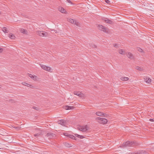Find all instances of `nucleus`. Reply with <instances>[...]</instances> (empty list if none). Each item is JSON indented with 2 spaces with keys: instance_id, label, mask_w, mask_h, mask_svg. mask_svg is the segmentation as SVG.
Listing matches in <instances>:
<instances>
[{
  "instance_id": "nucleus-1",
  "label": "nucleus",
  "mask_w": 154,
  "mask_h": 154,
  "mask_svg": "<svg viewBox=\"0 0 154 154\" xmlns=\"http://www.w3.org/2000/svg\"><path fill=\"white\" fill-rule=\"evenodd\" d=\"M138 144L137 143L136 141H127L125 143L123 144L122 146L123 147H131L133 145H136Z\"/></svg>"
},
{
  "instance_id": "nucleus-2",
  "label": "nucleus",
  "mask_w": 154,
  "mask_h": 154,
  "mask_svg": "<svg viewBox=\"0 0 154 154\" xmlns=\"http://www.w3.org/2000/svg\"><path fill=\"white\" fill-rule=\"evenodd\" d=\"M96 120L98 122L102 124H105L108 122L106 119L103 118L97 117L96 118Z\"/></svg>"
},
{
  "instance_id": "nucleus-3",
  "label": "nucleus",
  "mask_w": 154,
  "mask_h": 154,
  "mask_svg": "<svg viewBox=\"0 0 154 154\" xmlns=\"http://www.w3.org/2000/svg\"><path fill=\"white\" fill-rule=\"evenodd\" d=\"M88 128L89 127L87 125L79 126L78 127L79 130L84 132H87Z\"/></svg>"
},
{
  "instance_id": "nucleus-4",
  "label": "nucleus",
  "mask_w": 154,
  "mask_h": 154,
  "mask_svg": "<svg viewBox=\"0 0 154 154\" xmlns=\"http://www.w3.org/2000/svg\"><path fill=\"white\" fill-rule=\"evenodd\" d=\"M98 28L100 30L106 33L108 32L109 29L107 27L105 26L102 25H99L98 26Z\"/></svg>"
},
{
  "instance_id": "nucleus-5",
  "label": "nucleus",
  "mask_w": 154,
  "mask_h": 154,
  "mask_svg": "<svg viewBox=\"0 0 154 154\" xmlns=\"http://www.w3.org/2000/svg\"><path fill=\"white\" fill-rule=\"evenodd\" d=\"M36 32L37 34L41 36L46 37L48 35V33L43 31H38Z\"/></svg>"
},
{
  "instance_id": "nucleus-6",
  "label": "nucleus",
  "mask_w": 154,
  "mask_h": 154,
  "mask_svg": "<svg viewBox=\"0 0 154 154\" xmlns=\"http://www.w3.org/2000/svg\"><path fill=\"white\" fill-rule=\"evenodd\" d=\"M40 66L43 69L49 71L51 70V68L49 66H47L44 65H40Z\"/></svg>"
},
{
  "instance_id": "nucleus-7",
  "label": "nucleus",
  "mask_w": 154,
  "mask_h": 154,
  "mask_svg": "<svg viewBox=\"0 0 154 154\" xmlns=\"http://www.w3.org/2000/svg\"><path fill=\"white\" fill-rule=\"evenodd\" d=\"M96 114L98 116H103L105 117H107V115L106 114L104 113L103 112H97L96 113Z\"/></svg>"
},
{
  "instance_id": "nucleus-8",
  "label": "nucleus",
  "mask_w": 154,
  "mask_h": 154,
  "mask_svg": "<svg viewBox=\"0 0 154 154\" xmlns=\"http://www.w3.org/2000/svg\"><path fill=\"white\" fill-rule=\"evenodd\" d=\"M69 21L71 23L75 24L77 26H79V23L76 21L72 19H70L69 20Z\"/></svg>"
},
{
  "instance_id": "nucleus-9",
  "label": "nucleus",
  "mask_w": 154,
  "mask_h": 154,
  "mask_svg": "<svg viewBox=\"0 0 154 154\" xmlns=\"http://www.w3.org/2000/svg\"><path fill=\"white\" fill-rule=\"evenodd\" d=\"M126 55L127 57L130 59H133L134 58V57L132 54L129 52H127Z\"/></svg>"
},
{
  "instance_id": "nucleus-10",
  "label": "nucleus",
  "mask_w": 154,
  "mask_h": 154,
  "mask_svg": "<svg viewBox=\"0 0 154 154\" xmlns=\"http://www.w3.org/2000/svg\"><path fill=\"white\" fill-rule=\"evenodd\" d=\"M144 79L145 81L147 83L149 84L151 82V79L147 76H144Z\"/></svg>"
},
{
  "instance_id": "nucleus-11",
  "label": "nucleus",
  "mask_w": 154,
  "mask_h": 154,
  "mask_svg": "<svg viewBox=\"0 0 154 154\" xmlns=\"http://www.w3.org/2000/svg\"><path fill=\"white\" fill-rule=\"evenodd\" d=\"M22 84L23 85L26 86L28 87H29L31 88H33L34 87L32 85L27 84L25 82H23L22 83Z\"/></svg>"
},
{
  "instance_id": "nucleus-12",
  "label": "nucleus",
  "mask_w": 154,
  "mask_h": 154,
  "mask_svg": "<svg viewBox=\"0 0 154 154\" xmlns=\"http://www.w3.org/2000/svg\"><path fill=\"white\" fill-rule=\"evenodd\" d=\"M28 75L29 77H30L34 81H36L37 80V77L36 76L29 74H28Z\"/></svg>"
},
{
  "instance_id": "nucleus-13",
  "label": "nucleus",
  "mask_w": 154,
  "mask_h": 154,
  "mask_svg": "<svg viewBox=\"0 0 154 154\" xmlns=\"http://www.w3.org/2000/svg\"><path fill=\"white\" fill-rule=\"evenodd\" d=\"M74 94L80 97H82L83 95V94L80 92L74 91Z\"/></svg>"
},
{
  "instance_id": "nucleus-14",
  "label": "nucleus",
  "mask_w": 154,
  "mask_h": 154,
  "mask_svg": "<svg viewBox=\"0 0 154 154\" xmlns=\"http://www.w3.org/2000/svg\"><path fill=\"white\" fill-rule=\"evenodd\" d=\"M47 136L49 137V138H51L54 137V134L52 133H49L47 134Z\"/></svg>"
},
{
  "instance_id": "nucleus-15",
  "label": "nucleus",
  "mask_w": 154,
  "mask_h": 154,
  "mask_svg": "<svg viewBox=\"0 0 154 154\" xmlns=\"http://www.w3.org/2000/svg\"><path fill=\"white\" fill-rule=\"evenodd\" d=\"M74 107L73 106H66L65 107V109L66 110H69L71 109H73Z\"/></svg>"
},
{
  "instance_id": "nucleus-16",
  "label": "nucleus",
  "mask_w": 154,
  "mask_h": 154,
  "mask_svg": "<svg viewBox=\"0 0 154 154\" xmlns=\"http://www.w3.org/2000/svg\"><path fill=\"white\" fill-rule=\"evenodd\" d=\"M58 124H60L63 126H65L66 125L65 121L63 120H61L60 121Z\"/></svg>"
},
{
  "instance_id": "nucleus-17",
  "label": "nucleus",
  "mask_w": 154,
  "mask_h": 154,
  "mask_svg": "<svg viewBox=\"0 0 154 154\" xmlns=\"http://www.w3.org/2000/svg\"><path fill=\"white\" fill-rule=\"evenodd\" d=\"M59 11L62 13H66V11L63 8L60 7L59 8Z\"/></svg>"
},
{
  "instance_id": "nucleus-18",
  "label": "nucleus",
  "mask_w": 154,
  "mask_h": 154,
  "mask_svg": "<svg viewBox=\"0 0 154 154\" xmlns=\"http://www.w3.org/2000/svg\"><path fill=\"white\" fill-rule=\"evenodd\" d=\"M20 32L24 34H27V32L26 30L23 29H21L20 30Z\"/></svg>"
},
{
  "instance_id": "nucleus-19",
  "label": "nucleus",
  "mask_w": 154,
  "mask_h": 154,
  "mask_svg": "<svg viewBox=\"0 0 154 154\" xmlns=\"http://www.w3.org/2000/svg\"><path fill=\"white\" fill-rule=\"evenodd\" d=\"M104 21L106 22V23L111 24L112 23V21L106 18L105 20H104Z\"/></svg>"
},
{
  "instance_id": "nucleus-20",
  "label": "nucleus",
  "mask_w": 154,
  "mask_h": 154,
  "mask_svg": "<svg viewBox=\"0 0 154 154\" xmlns=\"http://www.w3.org/2000/svg\"><path fill=\"white\" fill-rule=\"evenodd\" d=\"M119 54L124 55L125 54V52L122 49H120L119 50Z\"/></svg>"
},
{
  "instance_id": "nucleus-21",
  "label": "nucleus",
  "mask_w": 154,
  "mask_h": 154,
  "mask_svg": "<svg viewBox=\"0 0 154 154\" xmlns=\"http://www.w3.org/2000/svg\"><path fill=\"white\" fill-rule=\"evenodd\" d=\"M8 36L10 38L12 39H14L15 37V36L13 34H9Z\"/></svg>"
},
{
  "instance_id": "nucleus-22",
  "label": "nucleus",
  "mask_w": 154,
  "mask_h": 154,
  "mask_svg": "<svg viewBox=\"0 0 154 154\" xmlns=\"http://www.w3.org/2000/svg\"><path fill=\"white\" fill-rule=\"evenodd\" d=\"M74 135L75 136L81 139H82L84 138V136L79 135L78 134H75Z\"/></svg>"
},
{
  "instance_id": "nucleus-23",
  "label": "nucleus",
  "mask_w": 154,
  "mask_h": 154,
  "mask_svg": "<svg viewBox=\"0 0 154 154\" xmlns=\"http://www.w3.org/2000/svg\"><path fill=\"white\" fill-rule=\"evenodd\" d=\"M69 137L70 138H71L72 139L75 140H77V139H76V138L75 137V136L72 135L70 134V135H69Z\"/></svg>"
},
{
  "instance_id": "nucleus-24",
  "label": "nucleus",
  "mask_w": 154,
  "mask_h": 154,
  "mask_svg": "<svg viewBox=\"0 0 154 154\" xmlns=\"http://www.w3.org/2000/svg\"><path fill=\"white\" fill-rule=\"evenodd\" d=\"M120 79L122 81H127L128 80L129 78L127 77H122Z\"/></svg>"
},
{
  "instance_id": "nucleus-25",
  "label": "nucleus",
  "mask_w": 154,
  "mask_h": 154,
  "mask_svg": "<svg viewBox=\"0 0 154 154\" xmlns=\"http://www.w3.org/2000/svg\"><path fill=\"white\" fill-rule=\"evenodd\" d=\"M64 144L66 147H70L72 146L71 144H69L67 143H65Z\"/></svg>"
},
{
  "instance_id": "nucleus-26",
  "label": "nucleus",
  "mask_w": 154,
  "mask_h": 154,
  "mask_svg": "<svg viewBox=\"0 0 154 154\" xmlns=\"http://www.w3.org/2000/svg\"><path fill=\"white\" fill-rule=\"evenodd\" d=\"M3 31L4 32H8V30L7 28L3 27L2 28Z\"/></svg>"
},
{
  "instance_id": "nucleus-27",
  "label": "nucleus",
  "mask_w": 154,
  "mask_h": 154,
  "mask_svg": "<svg viewBox=\"0 0 154 154\" xmlns=\"http://www.w3.org/2000/svg\"><path fill=\"white\" fill-rule=\"evenodd\" d=\"M41 132H40L39 133H37V134H34V136L35 137H38L40 136V134H41Z\"/></svg>"
},
{
  "instance_id": "nucleus-28",
  "label": "nucleus",
  "mask_w": 154,
  "mask_h": 154,
  "mask_svg": "<svg viewBox=\"0 0 154 154\" xmlns=\"http://www.w3.org/2000/svg\"><path fill=\"white\" fill-rule=\"evenodd\" d=\"M137 49L138 50V51L140 52H142L143 51L142 49L140 48H137Z\"/></svg>"
},
{
  "instance_id": "nucleus-29",
  "label": "nucleus",
  "mask_w": 154,
  "mask_h": 154,
  "mask_svg": "<svg viewBox=\"0 0 154 154\" xmlns=\"http://www.w3.org/2000/svg\"><path fill=\"white\" fill-rule=\"evenodd\" d=\"M136 68L137 69L140 70V71H141L142 70V69L141 68H140L139 67H138V66H137L136 67Z\"/></svg>"
},
{
  "instance_id": "nucleus-30",
  "label": "nucleus",
  "mask_w": 154,
  "mask_h": 154,
  "mask_svg": "<svg viewBox=\"0 0 154 154\" xmlns=\"http://www.w3.org/2000/svg\"><path fill=\"white\" fill-rule=\"evenodd\" d=\"M32 108L36 110H38L39 109V108H38L35 106H33L32 107Z\"/></svg>"
},
{
  "instance_id": "nucleus-31",
  "label": "nucleus",
  "mask_w": 154,
  "mask_h": 154,
  "mask_svg": "<svg viewBox=\"0 0 154 154\" xmlns=\"http://www.w3.org/2000/svg\"><path fill=\"white\" fill-rule=\"evenodd\" d=\"M142 153V151H137L136 152V153L135 154H141Z\"/></svg>"
},
{
  "instance_id": "nucleus-32",
  "label": "nucleus",
  "mask_w": 154,
  "mask_h": 154,
  "mask_svg": "<svg viewBox=\"0 0 154 154\" xmlns=\"http://www.w3.org/2000/svg\"><path fill=\"white\" fill-rule=\"evenodd\" d=\"M13 127L15 128H16V129H17V130H19L20 129L21 127L20 126H18V127Z\"/></svg>"
},
{
  "instance_id": "nucleus-33",
  "label": "nucleus",
  "mask_w": 154,
  "mask_h": 154,
  "mask_svg": "<svg viewBox=\"0 0 154 154\" xmlns=\"http://www.w3.org/2000/svg\"><path fill=\"white\" fill-rule=\"evenodd\" d=\"M63 135L66 136H67L69 137V135H70V134H69L67 133H63Z\"/></svg>"
},
{
  "instance_id": "nucleus-34",
  "label": "nucleus",
  "mask_w": 154,
  "mask_h": 154,
  "mask_svg": "<svg viewBox=\"0 0 154 154\" xmlns=\"http://www.w3.org/2000/svg\"><path fill=\"white\" fill-rule=\"evenodd\" d=\"M113 45L114 46L115 48H118L119 47L118 45L117 44H114Z\"/></svg>"
},
{
  "instance_id": "nucleus-35",
  "label": "nucleus",
  "mask_w": 154,
  "mask_h": 154,
  "mask_svg": "<svg viewBox=\"0 0 154 154\" xmlns=\"http://www.w3.org/2000/svg\"><path fill=\"white\" fill-rule=\"evenodd\" d=\"M67 2L68 3H69L71 4H72V2H71V1L70 0H67Z\"/></svg>"
},
{
  "instance_id": "nucleus-36",
  "label": "nucleus",
  "mask_w": 154,
  "mask_h": 154,
  "mask_svg": "<svg viewBox=\"0 0 154 154\" xmlns=\"http://www.w3.org/2000/svg\"><path fill=\"white\" fill-rule=\"evenodd\" d=\"M105 2L107 4H109L110 1L109 0H105Z\"/></svg>"
},
{
  "instance_id": "nucleus-37",
  "label": "nucleus",
  "mask_w": 154,
  "mask_h": 154,
  "mask_svg": "<svg viewBox=\"0 0 154 154\" xmlns=\"http://www.w3.org/2000/svg\"><path fill=\"white\" fill-rule=\"evenodd\" d=\"M149 121L151 122L154 121V119H149Z\"/></svg>"
},
{
  "instance_id": "nucleus-38",
  "label": "nucleus",
  "mask_w": 154,
  "mask_h": 154,
  "mask_svg": "<svg viewBox=\"0 0 154 154\" xmlns=\"http://www.w3.org/2000/svg\"><path fill=\"white\" fill-rule=\"evenodd\" d=\"M92 47H94H94L96 48V46L95 45H93Z\"/></svg>"
},
{
  "instance_id": "nucleus-39",
  "label": "nucleus",
  "mask_w": 154,
  "mask_h": 154,
  "mask_svg": "<svg viewBox=\"0 0 154 154\" xmlns=\"http://www.w3.org/2000/svg\"><path fill=\"white\" fill-rule=\"evenodd\" d=\"M1 88V85H0V88Z\"/></svg>"
}]
</instances>
